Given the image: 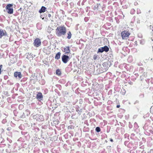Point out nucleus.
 Wrapping results in <instances>:
<instances>
[{
	"label": "nucleus",
	"mask_w": 153,
	"mask_h": 153,
	"mask_svg": "<svg viewBox=\"0 0 153 153\" xmlns=\"http://www.w3.org/2000/svg\"><path fill=\"white\" fill-rule=\"evenodd\" d=\"M66 33V29L64 26L58 27L56 30V34L58 37L64 36Z\"/></svg>",
	"instance_id": "f257e3e1"
},
{
	"label": "nucleus",
	"mask_w": 153,
	"mask_h": 153,
	"mask_svg": "<svg viewBox=\"0 0 153 153\" xmlns=\"http://www.w3.org/2000/svg\"><path fill=\"white\" fill-rule=\"evenodd\" d=\"M121 35L123 39H126L129 37L130 33L129 31L125 30L121 33Z\"/></svg>",
	"instance_id": "f03ea898"
},
{
	"label": "nucleus",
	"mask_w": 153,
	"mask_h": 153,
	"mask_svg": "<svg viewBox=\"0 0 153 153\" xmlns=\"http://www.w3.org/2000/svg\"><path fill=\"white\" fill-rule=\"evenodd\" d=\"M13 4H8L6 7L7 11L8 13L10 14L13 13Z\"/></svg>",
	"instance_id": "7ed1b4c3"
},
{
	"label": "nucleus",
	"mask_w": 153,
	"mask_h": 153,
	"mask_svg": "<svg viewBox=\"0 0 153 153\" xmlns=\"http://www.w3.org/2000/svg\"><path fill=\"white\" fill-rule=\"evenodd\" d=\"M41 42L40 39L39 38H36L34 40L33 45L34 46L37 48L41 45Z\"/></svg>",
	"instance_id": "20e7f679"
},
{
	"label": "nucleus",
	"mask_w": 153,
	"mask_h": 153,
	"mask_svg": "<svg viewBox=\"0 0 153 153\" xmlns=\"http://www.w3.org/2000/svg\"><path fill=\"white\" fill-rule=\"evenodd\" d=\"M109 49L107 46H105L101 48L98 49V52L102 53L103 51H105L107 52L109 51Z\"/></svg>",
	"instance_id": "39448f33"
},
{
	"label": "nucleus",
	"mask_w": 153,
	"mask_h": 153,
	"mask_svg": "<svg viewBox=\"0 0 153 153\" xmlns=\"http://www.w3.org/2000/svg\"><path fill=\"white\" fill-rule=\"evenodd\" d=\"M62 58V61L65 63H67L70 59L69 57L66 55H63Z\"/></svg>",
	"instance_id": "423d86ee"
},
{
	"label": "nucleus",
	"mask_w": 153,
	"mask_h": 153,
	"mask_svg": "<svg viewBox=\"0 0 153 153\" xmlns=\"http://www.w3.org/2000/svg\"><path fill=\"white\" fill-rule=\"evenodd\" d=\"M43 96L42 93L39 92L36 95V98L38 100H42Z\"/></svg>",
	"instance_id": "0eeeda50"
},
{
	"label": "nucleus",
	"mask_w": 153,
	"mask_h": 153,
	"mask_svg": "<svg viewBox=\"0 0 153 153\" xmlns=\"http://www.w3.org/2000/svg\"><path fill=\"white\" fill-rule=\"evenodd\" d=\"M7 35V32L5 30H3L0 28V39L3 36H6Z\"/></svg>",
	"instance_id": "6e6552de"
},
{
	"label": "nucleus",
	"mask_w": 153,
	"mask_h": 153,
	"mask_svg": "<svg viewBox=\"0 0 153 153\" xmlns=\"http://www.w3.org/2000/svg\"><path fill=\"white\" fill-rule=\"evenodd\" d=\"M14 75V76L16 78L18 76L19 78H21L22 77V75L20 72H15Z\"/></svg>",
	"instance_id": "1a4fd4ad"
},
{
	"label": "nucleus",
	"mask_w": 153,
	"mask_h": 153,
	"mask_svg": "<svg viewBox=\"0 0 153 153\" xmlns=\"http://www.w3.org/2000/svg\"><path fill=\"white\" fill-rule=\"evenodd\" d=\"M63 52L65 53V54H68L70 52L69 46H67L64 48Z\"/></svg>",
	"instance_id": "9d476101"
},
{
	"label": "nucleus",
	"mask_w": 153,
	"mask_h": 153,
	"mask_svg": "<svg viewBox=\"0 0 153 153\" xmlns=\"http://www.w3.org/2000/svg\"><path fill=\"white\" fill-rule=\"evenodd\" d=\"M46 8L44 6H42L41 9L39 10L40 13H43L45 11Z\"/></svg>",
	"instance_id": "9b49d317"
},
{
	"label": "nucleus",
	"mask_w": 153,
	"mask_h": 153,
	"mask_svg": "<svg viewBox=\"0 0 153 153\" xmlns=\"http://www.w3.org/2000/svg\"><path fill=\"white\" fill-rule=\"evenodd\" d=\"M102 65H103V66L104 67H106L105 68V71H106L107 70H108V64L107 63H106L105 62H104V63H103V64H102Z\"/></svg>",
	"instance_id": "f8f14e48"
},
{
	"label": "nucleus",
	"mask_w": 153,
	"mask_h": 153,
	"mask_svg": "<svg viewBox=\"0 0 153 153\" xmlns=\"http://www.w3.org/2000/svg\"><path fill=\"white\" fill-rule=\"evenodd\" d=\"M61 53L60 52H58L56 55L55 59H58L60 58Z\"/></svg>",
	"instance_id": "ddd939ff"
},
{
	"label": "nucleus",
	"mask_w": 153,
	"mask_h": 153,
	"mask_svg": "<svg viewBox=\"0 0 153 153\" xmlns=\"http://www.w3.org/2000/svg\"><path fill=\"white\" fill-rule=\"evenodd\" d=\"M68 36H67V37L68 39H71V37L72 34L71 33L70 31H69L68 33Z\"/></svg>",
	"instance_id": "4468645a"
},
{
	"label": "nucleus",
	"mask_w": 153,
	"mask_h": 153,
	"mask_svg": "<svg viewBox=\"0 0 153 153\" xmlns=\"http://www.w3.org/2000/svg\"><path fill=\"white\" fill-rule=\"evenodd\" d=\"M56 74L58 76H60L61 74V71L59 69H57L56 71Z\"/></svg>",
	"instance_id": "2eb2a0df"
},
{
	"label": "nucleus",
	"mask_w": 153,
	"mask_h": 153,
	"mask_svg": "<svg viewBox=\"0 0 153 153\" xmlns=\"http://www.w3.org/2000/svg\"><path fill=\"white\" fill-rule=\"evenodd\" d=\"M74 126L73 125L69 126H68V129H71L74 128Z\"/></svg>",
	"instance_id": "dca6fc26"
},
{
	"label": "nucleus",
	"mask_w": 153,
	"mask_h": 153,
	"mask_svg": "<svg viewBox=\"0 0 153 153\" xmlns=\"http://www.w3.org/2000/svg\"><path fill=\"white\" fill-rule=\"evenodd\" d=\"M95 130L97 132H99L101 131L100 128L99 127H97L96 128Z\"/></svg>",
	"instance_id": "f3484780"
},
{
	"label": "nucleus",
	"mask_w": 153,
	"mask_h": 153,
	"mask_svg": "<svg viewBox=\"0 0 153 153\" xmlns=\"http://www.w3.org/2000/svg\"><path fill=\"white\" fill-rule=\"evenodd\" d=\"M150 112L153 115V105L150 108Z\"/></svg>",
	"instance_id": "a211bd4d"
},
{
	"label": "nucleus",
	"mask_w": 153,
	"mask_h": 153,
	"mask_svg": "<svg viewBox=\"0 0 153 153\" xmlns=\"http://www.w3.org/2000/svg\"><path fill=\"white\" fill-rule=\"evenodd\" d=\"M97 55H94L93 56V59L94 60H96L97 58Z\"/></svg>",
	"instance_id": "6ab92c4d"
},
{
	"label": "nucleus",
	"mask_w": 153,
	"mask_h": 153,
	"mask_svg": "<svg viewBox=\"0 0 153 153\" xmlns=\"http://www.w3.org/2000/svg\"><path fill=\"white\" fill-rule=\"evenodd\" d=\"M2 65H0V74H1V69L2 68Z\"/></svg>",
	"instance_id": "aec40b11"
},
{
	"label": "nucleus",
	"mask_w": 153,
	"mask_h": 153,
	"mask_svg": "<svg viewBox=\"0 0 153 153\" xmlns=\"http://www.w3.org/2000/svg\"><path fill=\"white\" fill-rule=\"evenodd\" d=\"M150 153H153V149L150 150Z\"/></svg>",
	"instance_id": "412c9836"
},
{
	"label": "nucleus",
	"mask_w": 153,
	"mask_h": 153,
	"mask_svg": "<svg viewBox=\"0 0 153 153\" xmlns=\"http://www.w3.org/2000/svg\"><path fill=\"white\" fill-rule=\"evenodd\" d=\"M48 17L49 18H50L51 17V15L50 14H48Z\"/></svg>",
	"instance_id": "4be33fe9"
},
{
	"label": "nucleus",
	"mask_w": 153,
	"mask_h": 153,
	"mask_svg": "<svg viewBox=\"0 0 153 153\" xmlns=\"http://www.w3.org/2000/svg\"><path fill=\"white\" fill-rule=\"evenodd\" d=\"M120 105H117V108H119L120 107Z\"/></svg>",
	"instance_id": "5701e85b"
},
{
	"label": "nucleus",
	"mask_w": 153,
	"mask_h": 153,
	"mask_svg": "<svg viewBox=\"0 0 153 153\" xmlns=\"http://www.w3.org/2000/svg\"><path fill=\"white\" fill-rule=\"evenodd\" d=\"M110 141H111V142H113V140H112V139H110Z\"/></svg>",
	"instance_id": "b1692460"
},
{
	"label": "nucleus",
	"mask_w": 153,
	"mask_h": 153,
	"mask_svg": "<svg viewBox=\"0 0 153 153\" xmlns=\"http://www.w3.org/2000/svg\"><path fill=\"white\" fill-rule=\"evenodd\" d=\"M152 31H153V26L152 27Z\"/></svg>",
	"instance_id": "393cba45"
},
{
	"label": "nucleus",
	"mask_w": 153,
	"mask_h": 153,
	"mask_svg": "<svg viewBox=\"0 0 153 153\" xmlns=\"http://www.w3.org/2000/svg\"><path fill=\"white\" fill-rule=\"evenodd\" d=\"M44 19V18H42V19Z\"/></svg>",
	"instance_id": "a878e982"
},
{
	"label": "nucleus",
	"mask_w": 153,
	"mask_h": 153,
	"mask_svg": "<svg viewBox=\"0 0 153 153\" xmlns=\"http://www.w3.org/2000/svg\"><path fill=\"white\" fill-rule=\"evenodd\" d=\"M152 103L153 104V103Z\"/></svg>",
	"instance_id": "bb28decb"
}]
</instances>
